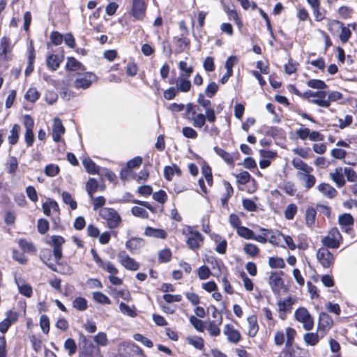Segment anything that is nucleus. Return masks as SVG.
<instances>
[{
  "mask_svg": "<svg viewBox=\"0 0 357 357\" xmlns=\"http://www.w3.org/2000/svg\"><path fill=\"white\" fill-rule=\"evenodd\" d=\"M65 132V128L62 124L61 121L59 118L54 119L52 126V138L54 142H59L61 140V136Z\"/></svg>",
  "mask_w": 357,
  "mask_h": 357,
  "instance_id": "obj_15",
  "label": "nucleus"
},
{
  "mask_svg": "<svg viewBox=\"0 0 357 357\" xmlns=\"http://www.w3.org/2000/svg\"><path fill=\"white\" fill-rule=\"evenodd\" d=\"M303 340L306 344L314 346L319 342V337L317 333H307L304 335Z\"/></svg>",
  "mask_w": 357,
  "mask_h": 357,
  "instance_id": "obj_35",
  "label": "nucleus"
},
{
  "mask_svg": "<svg viewBox=\"0 0 357 357\" xmlns=\"http://www.w3.org/2000/svg\"><path fill=\"white\" fill-rule=\"evenodd\" d=\"M187 231L190 234L186 241L188 248L193 250H197L200 247V243L204 241L203 236L190 226L187 227Z\"/></svg>",
  "mask_w": 357,
  "mask_h": 357,
  "instance_id": "obj_4",
  "label": "nucleus"
},
{
  "mask_svg": "<svg viewBox=\"0 0 357 357\" xmlns=\"http://www.w3.org/2000/svg\"><path fill=\"white\" fill-rule=\"evenodd\" d=\"M40 97V94L38 91L35 88H31L29 89L26 94H25V98L32 102H34L36 101Z\"/></svg>",
  "mask_w": 357,
  "mask_h": 357,
  "instance_id": "obj_56",
  "label": "nucleus"
},
{
  "mask_svg": "<svg viewBox=\"0 0 357 357\" xmlns=\"http://www.w3.org/2000/svg\"><path fill=\"white\" fill-rule=\"evenodd\" d=\"M330 176L338 188H342L345 185V179L342 167L335 168V172L330 174Z\"/></svg>",
  "mask_w": 357,
  "mask_h": 357,
  "instance_id": "obj_20",
  "label": "nucleus"
},
{
  "mask_svg": "<svg viewBox=\"0 0 357 357\" xmlns=\"http://www.w3.org/2000/svg\"><path fill=\"white\" fill-rule=\"evenodd\" d=\"M188 342L198 349H202L204 347V340L199 337H188Z\"/></svg>",
  "mask_w": 357,
  "mask_h": 357,
  "instance_id": "obj_58",
  "label": "nucleus"
},
{
  "mask_svg": "<svg viewBox=\"0 0 357 357\" xmlns=\"http://www.w3.org/2000/svg\"><path fill=\"white\" fill-rule=\"evenodd\" d=\"M82 164L86 172L90 174H96L98 172L99 167L90 158H85L82 160Z\"/></svg>",
  "mask_w": 357,
  "mask_h": 357,
  "instance_id": "obj_31",
  "label": "nucleus"
},
{
  "mask_svg": "<svg viewBox=\"0 0 357 357\" xmlns=\"http://www.w3.org/2000/svg\"><path fill=\"white\" fill-rule=\"evenodd\" d=\"M61 60L59 59L58 55L50 54L47 57L46 63L49 68L52 70H56L59 68Z\"/></svg>",
  "mask_w": 357,
  "mask_h": 357,
  "instance_id": "obj_30",
  "label": "nucleus"
},
{
  "mask_svg": "<svg viewBox=\"0 0 357 357\" xmlns=\"http://www.w3.org/2000/svg\"><path fill=\"white\" fill-rule=\"evenodd\" d=\"M172 252L169 249H164L158 253V260L161 263H166L170 261Z\"/></svg>",
  "mask_w": 357,
  "mask_h": 357,
  "instance_id": "obj_61",
  "label": "nucleus"
},
{
  "mask_svg": "<svg viewBox=\"0 0 357 357\" xmlns=\"http://www.w3.org/2000/svg\"><path fill=\"white\" fill-rule=\"evenodd\" d=\"M332 318L326 312H321L319 314V328H330L333 325Z\"/></svg>",
  "mask_w": 357,
  "mask_h": 357,
  "instance_id": "obj_32",
  "label": "nucleus"
},
{
  "mask_svg": "<svg viewBox=\"0 0 357 357\" xmlns=\"http://www.w3.org/2000/svg\"><path fill=\"white\" fill-rule=\"evenodd\" d=\"M297 211V206L295 204H289L284 212V218L288 220H293Z\"/></svg>",
  "mask_w": 357,
  "mask_h": 357,
  "instance_id": "obj_41",
  "label": "nucleus"
},
{
  "mask_svg": "<svg viewBox=\"0 0 357 357\" xmlns=\"http://www.w3.org/2000/svg\"><path fill=\"white\" fill-rule=\"evenodd\" d=\"M190 322L197 331H199V332L204 331V322L201 319L192 315L190 317Z\"/></svg>",
  "mask_w": 357,
  "mask_h": 357,
  "instance_id": "obj_57",
  "label": "nucleus"
},
{
  "mask_svg": "<svg viewBox=\"0 0 357 357\" xmlns=\"http://www.w3.org/2000/svg\"><path fill=\"white\" fill-rule=\"evenodd\" d=\"M328 29L332 31L333 29H341L340 39L342 43H346L351 37V32L349 28L345 27L344 24L337 20H331L328 24Z\"/></svg>",
  "mask_w": 357,
  "mask_h": 357,
  "instance_id": "obj_8",
  "label": "nucleus"
},
{
  "mask_svg": "<svg viewBox=\"0 0 357 357\" xmlns=\"http://www.w3.org/2000/svg\"><path fill=\"white\" fill-rule=\"evenodd\" d=\"M19 246L24 251L32 252L36 251L33 244L25 239H20L18 241Z\"/></svg>",
  "mask_w": 357,
  "mask_h": 357,
  "instance_id": "obj_54",
  "label": "nucleus"
},
{
  "mask_svg": "<svg viewBox=\"0 0 357 357\" xmlns=\"http://www.w3.org/2000/svg\"><path fill=\"white\" fill-rule=\"evenodd\" d=\"M268 265L273 268H282L285 266V263L280 257H271L268 259Z\"/></svg>",
  "mask_w": 357,
  "mask_h": 357,
  "instance_id": "obj_45",
  "label": "nucleus"
},
{
  "mask_svg": "<svg viewBox=\"0 0 357 357\" xmlns=\"http://www.w3.org/2000/svg\"><path fill=\"white\" fill-rule=\"evenodd\" d=\"M303 98L309 99L310 98H317V99H323L326 96V93L324 91H312L308 90L305 91L304 93L301 95Z\"/></svg>",
  "mask_w": 357,
  "mask_h": 357,
  "instance_id": "obj_42",
  "label": "nucleus"
},
{
  "mask_svg": "<svg viewBox=\"0 0 357 357\" xmlns=\"http://www.w3.org/2000/svg\"><path fill=\"white\" fill-rule=\"evenodd\" d=\"M317 258L324 268L331 267L335 261L333 255L326 248H321L318 250Z\"/></svg>",
  "mask_w": 357,
  "mask_h": 357,
  "instance_id": "obj_5",
  "label": "nucleus"
},
{
  "mask_svg": "<svg viewBox=\"0 0 357 357\" xmlns=\"http://www.w3.org/2000/svg\"><path fill=\"white\" fill-rule=\"evenodd\" d=\"M120 264L126 269L137 271L139 268V264L130 257L126 251L121 250L117 255Z\"/></svg>",
  "mask_w": 357,
  "mask_h": 357,
  "instance_id": "obj_9",
  "label": "nucleus"
},
{
  "mask_svg": "<svg viewBox=\"0 0 357 357\" xmlns=\"http://www.w3.org/2000/svg\"><path fill=\"white\" fill-rule=\"evenodd\" d=\"M174 40L178 52H183L190 45V40L185 37H175Z\"/></svg>",
  "mask_w": 357,
  "mask_h": 357,
  "instance_id": "obj_40",
  "label": "nucleus"
},
{
  "mask_svg": "<svg viewBox=\"0 0 357 357\" xmlns=\"http://www.w3.org/2000/svg\"><path fill=\"white\" fill-rule=\"evenodd\" d=\"M20 132V126L18 124H15L11 130L10 131V135L8 136V142L14 145L19 139V135Z\"/></svg>",
  "mask_w": 357,
  "mask_h": 357,
  "instance_id": "obj_33",
  "label": "nucleus"
},
{
  "mask_svg": "<svg viewBox=\"0 0 357 357\" xmlns=\"http://www.w3.org/2000/svg\"><path fill=\"white\" fill-rule=\"evenodd\" d=\"M269 284L273 292H279L284 286V282L281 277L276 273H271L269 276Z\"/></svg>",
  "mask_w": 357,
  "mask_h": 357,
  "instance_id": "obj_19",
  "label": "nucleus"
},
{
  "mask_svg": "<svg viewBox=\"0 0 357 357\" xmlns=\"http://www.w3.org/2000/svg\"><path fill=\"white\" fill-rule=\"evenodd\" d=\"M342 240V235L337 228L329 230L327 235L321 238V243L326 248L336 249L340 247Z\"/></svg>",
  "mask_w": 357,
  "mask_h": 357,
  "instance_id": "obj_2",
  "label": "nucleus"
},
{
  "mask_svg": "<svg viewBox=\"0 0 357 357\" xmlns=\"http://www.w3.org/2000/svg\"><path fill=\"white\" fill-rule=\"evenodd\" d=\"M222 322V316L220 314L219 318H218L215 321H211L208 324V331L211 335L216 337L218 336L220 333V329L219 326L221 325Z\"/></svg>",
  "mask_w": 357,
  "mask_h": 357,
  "instance_id": "obj_27",
  "label": "nucleus"
},
{
  "mask_svg": "<svg viewBox=\"0 0 357 357\" xmlns=\"http://www.w3.org/2000/svg\"><path fill=\"white\" fill-rule=\"evenodd\" d=\"M73 307L77 310L84 311L88 307L87 301L83 297H77L73 301Z\"/></svg>",
  "mask_w": 357,
  "mask_h": 357,
  "instance_id": "obj_37",
  "label": "nucleus"
},
{
  "mask_svg": "<svg viewBox=\"0 0 357 357\" xmlns=\"http://www.w3.org/2000/svg\"><path fill=\"white\" fill-rule=\"evenodd\" d=\"M96 75L91 73L78 75L74 82V86L77 89H88L91 85L92 82L96 80Z\"/></svg>",
  "mask_w": 357,
  "mask_h": 357,
  "instance_id": "obj_7",
  "label": "nucleus"
},
{
  "mask_svg": "<svg viewBox=\"0 0 357 357\" xmlns=\"http://www.w3.org/2000/svg\"><path fill=\"white\" fill-rule=\"evenodd\" d=\"M307 85L310 88L319 90H323L327 88L326 84L321 79H310L307 82Z\"/></svg>",
  "mask_w": 357,
  "mask_h": 357,
  "instance_id": "obj_48",
  "label": "nucleus"
},
{
  "mask_svg": "<svg viewBox=\"0 0 357 357\" xmlns=\"http://www.w3.org/2000/svg\"><path fill=\"white\" fill-rule=\"evenodd\" d=\"M342 98V94L339 91H331L328 95V98L326 99H312L310 100L312 103L315 104L321 107H329L331 102L337 101Z\"/></svg>",
  "mask_w": 357,
  "mask_h": 357,
  "instance_id": "obj_11",
  "label": "nucleus"
},
{
  "mask_svg": "<svg viewBox=\"0 0 357 357\" xmlns=\"http://www.w3.org/2000/svg\"><path fill=\"white\" fill-rule=\"evenodd\" d=\"M144 234L147 236H151L162 239H164L167 237V233L165 230L161 229H155L151 227H147L146 228Z\"/></svg>",
  "mask_w": 357,
  "mask_h": 357,
  "instance_id": "obj_29",
  "label": "nucleus"
},
{
  "mask_svg": "<svg viewBox=\"0 0 357 357\" xmlns=\"http://www.w3.org/2000/svg\"><path fill=\"white\" fill-rule=\"evenodd\" d=\"M191 120L192 125L196 128H202L206 123V118H204V114H196L192 116Z\"/></svg>",
  "mask_w": 357,
  "mask_h": 357,
  "instance_id": "obj_39",
  "label": "nucleus"
},
{
  "mask_svg": "<svg viewBox=\"0 0 357 357\" xmlns=\"http://www.w3.org/2000/svg\"><path fill=\"white\" fill-rule=\"evenodd\" d=\"M218 90V86L215 82H211L205 89V93L207 97L213 98Z\"/></svg>",
  "mask_w": 357,
  "mask_h": 357,
  "instance_id": "obj_64",
  "label": "nucleus"
},
{
  "mask_svg": "<svg viewBox=\"0 0 357 357\" xmlns=\"http://www.w3.org/2000/svg\"><path fill=\"white\" fill-rule=\"evenodd\" d=\"M343 172L348 181L354 182L357 181V174L352 168L344 167Z\"/></svg>",
  "mask_w": 357,
  "mask_h": 357,
  "instance_id": "obj_60",
  "label": "nucleus"
},
{
  "mask_svg": "<svg viewBox=\"0 0 357 357\" xmlns=\"http://www.w3.org/2000/svg\"><path fill=\"white\" fill-rule=\"evenodd\" d=\"M144 245V241L141 238H132L126 243V247L131 253H135L137 250L142 248Z\"/></svg>",
  "mask_w": 357,
  "mask_h": 357,
  "instance_id": "obj_21",
  "label": "nucleus"
},
{
  "mask_svg": "<svg viewBox=\"0 0 357 357\" xmlns=\"http://www.w3.org/2000/svg\"><path fill=\"white\" fill-rule=\"evenodd\" d=\"M223 333L227 336L228 342L231 343L236 344L241 339L240 332L231 324H226L224 326Z\"/></svg>",
  "mask_w": 357,
  "mask_h": 357,
  "instance_id": "obj_13",
  "label": "nucleus"
},
{
  "mask_svg": "<svg viewBox=\"0 0 357 357\" xmlns=\"http://www.w3.org/2000/svg\"><path fill=\"white\" fill-rule=\"evenodd\" d=\"M178 68L181 71L183 72V75L185 77H189L193 73L192 66H188V64L185 61H181L178 63Z\"/></svg>",
  "mask_w": 357,
  "mask_h": 357,
  "instance_id": "obj_62",
  "label": "nucleus"
},
{
  "mask_svg": "<svg viewBox=\"0 0 357 357\" xmlns=\"http://www.w3.org/2000/svg\"><path fill=\"white\" fill-rule=\"evenodd\" d=\"M64 242V238L60 236H52L49 242V244L53 247V257L56 263H59L62 258V245Z\"/></svg>",
  "mask_w": 357,
  "mask_h": 357,
  "instance_id": "obj_10",
  "label": "nucleus"
},
{
  "mask_svg": "<svg viewBox=\"0 0 357 357\" xmlns=\"http://www.w3.org/2000/svg\"><path fill=\"white\" fill-rule=\"evenodd\" d=\"M237 234L245 239H252L254 232L249 228L241 226L238 228Z\"/></svg>",
  "mask_w": 357,
  "mask_h": 357,
  "instance_id": "obj_52",
  "label": "nucleus"
},
{
  "mask_svg": "<svg viewBox=\"0 0 357 357\" xmlns=\"http://www.w3.org/2000/svg\"><path fill=\"white\" fill-rule=\"evenodd\" d=\"M291 162L294 167L298 170L297 172L311 173L313 171V168L312 167L309 166L298 158H294Z\"/></svg>",
  "mask_w": 357,
  "mask_h": 357,
  "instance_id": "obj_23",
  "label": "nucleus"
},
{
  "mask_svg": "<svg viewBox=\"0 0 357 357\" xmlns=\"http://www.w3.org/2000/svg\"><path fill=\"white\" fill-rule=\"evenodd\" d=\"M197 102L205 109V112L213 109L211 100L206 99L202 93L198 95Z\"/></svg>",
  "mask_w": 357,
  "mask_h": 357,
  "instance_id": "obj_53",
  "label": "nucleus"
},
{
  "mask_svg": "<svg viewBox=\"0 0 357 357\" xmlns=\"http://www.w3.org/2000/svg\"><path fill=\"white\" fill-rule=\"evenodd\" d=\"M260 230L267 232V242L273 245H278L282 241L283 234L279 231H272L264 228H261Z\"/></svg>",
  "mask_w": 357,
  "mask_h": 357,
  "instance_id": "obj_18",
  "label": "nucleus"
},
{
  "mask_svg": "<svg viewBox=\"0 0 357 357\" xmlns=\"http://www.w3.org/2000/svg\"><path fill=\"white\" fill-rule=\"evenodd\" d=\"M59 167L54 164L47 165L44 169L45 174L50 177L56 176L59 173Z\"/></svg>",
  "mask_w": 357,
  "mask_h": 357,
  "instance_id": "obj_50",
  "label": "nucleus"
},
{
  "mask_svg": "<svg viewBox=\"0 0 357 357\" xmlns=\"http://www.w3.org/2000/svg\"><path fill=\"white\" fill-rule=\"evenodd\" d=\"M244 252L252 257H256L259 252V248L252 243H246L243 247Z\"/></svg>",
  "mask_w": 357,
  "mask_h": 357,
  "instance_id": "obj_46",
  "label": "nucleus"
},
{
  "mask_svg": "<svg viewBox=\"0 0 357 357\" xmlns=\"http://www.w3.org/2000/svg\"><path fill=\"white\" fill-rule=\"evenodd\" d=\"M317 211L313 207H307L305 211V225L307 227L312 228L315 225Z\"/></svg>",
  "mask_w": 357,
  "mask_h": 357,
  "instance_id": "obj_26",
  "label": "nucleus"
},
{
  "mask_svg": "<svg viewBox=\"0 0 357 357\" xmlns=\"http://www.w3.org/2000/svg\"><path fill=\"white\" fill-rule=\"evenodd\" d=\"M297 178L301 181L307 189L312 188L316 182V178L311 173L297 172Z\"/></svg>",
  "mask_w": 357,
  "mask_h": 357,
  "instance_id": "obj_17",
  "label": "nucleus"
},
{
  "mask_svg": "<svg viewBox=\"0 0 357 357\" xmlns=\"http://www.w3.org/2000/svg\"><path fill=\"white\" fill-rule=\"evenodd\" d=\"M295 319L303 324V328L310 331L314 326L313 319L305 307H299L295 311Z\"/></svg>",
  "mask_w": 357,
  "mask_h": 357,
  "instance_id": "obj_3",
  "label": "nucleus"
},
{
  "mask_svg": "<svg viewBox=\"0 0 357 357\" xmlns=\"http://www.w3.org/2000/svg\"><path fill=\"white\" fill-rule=\"evenodd\" d=\"M80 357H102L100 348L93 342H86L83 346V350L80 353Z\"/></svg>",
  "mask_w": 357,
  "mask_h": 357,
  "instance_id": "obj_12",
  "label": "nucleus"
},
{
  "mask_svg": "<svg viewBox=\"0 0 357 357\" xmlns=\"http://www.w3.org/2000/svg\"><path fill=\"white\" fill-rule=\"evenodd\" d=\"M98 188V182L96 179L91 178L87 181L86 189L91 199L93 198V194L97 191Z\"/></svg>",
  "mask_w": 357,
  "mask_h": 357,
  "instance_id": "obj_38",
  "label": "nucleus"
},
{
  "mask_svg": "<svg viewBox=\"0 0 357 357\" xmlns=\"http://www.w3.org/2000/svg\"><path fill=\"white\" fill-rule=\"evenodd\" d=\"M52 251L50 249H45L41 251L40 257L44 264L47 265L51 270L56 271V264H57L54 261V258L52 257Z\"/></svg>",
  "mask_w": 357,
  "mask_h": 357,
  "instance_id": "obj_16",
  "label": "nucleus"
},
{
  "mask_svg": "<svg viewBox=\"0 0 357 357\" xmlns=\"http://www.w3.org/2000/svg\"><path fill=\"white\" fill-rule=\"evenodd\" d=\"M82 65V63L75 59L74 57H68L66 62L67 69L71 71H75L80 70Z\"/></svg>",
  "mask_w": 357,
  "mask_h": 357,
  "instance_id": "obj_44",
  "label": "nucleus"
},
{
  "mask_svg": "<svg viewBox=\"0 0 357 357\" xmlns=\"http://www.w3.org/2000/svg\"><path fill=\"white\" fill-rule=\"evenodd\" d=\"M278 305L279 307V311L280 312H285L289 311L293 305L292 299L291 298H288L282 301H279L278 303Z\"/></svg>",
  "mask_w": 357,
  "mask_h": 357,
  "instance_id": "obj_49",
  "label": "nucleus"
},
{
  "mask_svg": "<svg viewBox=\"0 0 357 357\" xmlns=\"http://www.w3.org/2000/svg\"><path fill=\"white\" fill-rule=\"evenodd\" d=\"M215 152L221 157L227 164H233L234 163V158L231 154L226 152L224 149L218 148L217 146L214 147Z\"/></svg>",
  "mask_w": 357,
  "mask_h": 357,
  "instance_id": "obj_36",
  "label": "nucleus"
},
{
  "mask_svg": "<svg viewBox=\"0 0 357 357\" xmlns=\"http://www.w3.org/2000/svg\"><path fill=\"white\" fill-rule=\"evenodd\" d=\"M146 7L144 0H132L130 15L136 20H142L145 16Z\"/></svg>",
  "mask_w": 357,
  "mask_h": 357,
  "instance_id": "obj_6",
  "label": "nucleus"
},
{
  "mask_svg": "<svg viewBox=\"0 0 357 357\" xmlns=\"http://www.w3.org/2000/svg\"><path fill=\"white\" fill-rule=\"evenodd\" d=\"M247 321L248 323V335L251 337H254L259 331L257 317L255 315L250 316L247 318Z\"/></svg>",
  "mask_w": 357,
  "mask_h": 357,
  "instance_id": "obj_25",
  "label": "nucleus"
},
{
  "mask_svg": "<svg viewBox=\"0 0 357 357\" xmlns=\"http://www.w3.org/2000/svg\"><path fill=\"white\" fill-rule=\"evenodd\" d=\"M15 283L18 287L19 292L24 295L26 297H31L33 294L32 287L24 283L22 280L15 278Z\"/></svg>",
  "mask_w": 357,
  "mask_h": 357,
  "instance_id": "obj_24",
  "label": "nucleus"
},
{
  "mask_svg": "<svg viewBox=\"0 0 357 357\" xmlns=\"http://www.w3.org/2000/svg\"><path fill=\"white\" fill-rule=\"evenodd\" d=\"M65 349L68 351V354L72 356L77 351V345L73 339L68 338L64 342Z\"/></svg>",
  "mask_w": 357,
  "mask_h": 357,
  "instance_id": "obj_47",
  "label": "nucleus"
},
{
  "mask_svg": "<svg viewBox=\"0 0 357 357\" xmlns=\"http://www.w3.org/2000/svg\"><path fill=\"white\" fill-rule=\"evenodd\" d=\"M296 335V331L291 327H288L286 328V336L287 340L285 342V349H290Z\"/></svg>",
  "mask_w": 357,
  "mask_h": 357,
  "instance_id": "obj_34",
  "label": "nucleus"
},
{
  "mask_svg": "<svg viewBox=\"0 0 357 357\" xmlns=\"http://www.w3.org/2000/svg\"><path fill=\"white\" fill-rule=\"evenodd\" d=\"M133 215L142 218H148V212L142 207L133 206L131 209Z\"/></svg>",
  "mask_w": 357,
  "mask_h": 357,
  "instance_id": "obj_63",
  "label": "nucleus"
},
{
  "mask_svg": "<svg viewBox=\"0 0 357 357\" xmlns=\"http://www.w3.org/2000/svg\"><path fill=\"white\" fill-rule=\"evenodd\" d=\"M170 84H176V89L178 91L187 93L190 90L191 82L188 79V77H185L183 75H180L175 82H169Z\"/></svg>",
  "mask_w": 357,
  "mask_h": 357,
  "instance_id": "obj_14",
  "label": "nucleus"
},
{
  "mask_svg": "<svg viewBox=\"0 0 357 357\" xmlns=\"http://www.w3.org/2000/svg\"><path fill=\"white\" fill-rule=\"evenodd\" d=\"M99 215L106 221L109 229H115L119 227L121 218L119 213L112 208H102L99 211Z\"/></svg>",
  "mask_w": 357,
  "mask_h": 357,
  "instance_id": "obj_1",
  "label": "nucleus"
},
{
  "mask_svg": "<svg viewBox=\"0 0 357 357\" xmlns=\"http://www.w3.org/2000/svg\"><path fill=\"white\" fill-rule=\"evenodd\" d=\"M93 340L96 343V346L105 347L108 344V339L107 335L103 332H100L93 337Z\"/></svg>",
  "mask_w": 357,
  "mask_h": 357,
  "instance_id": "obj_43",
  "label": "nucleus"
},
{
  "mask_svg": "<svg viewBox=\"0 0 357 357\" xmlns=\"http://www.w3.org/2000/svg\"><path fill=\"white\" fill-rule=\"evenodd\" d=\"M40 326L41 328L42 331L47 334L50 331V321L49 318L47 315L43 314L40 318Z\"/></svg>",
  "mask_w": 357,
  "mask_h": 357,
  "instance_id": "obj_59",
  "label": "nucleus"
},
{
  "mask_svg": "<svg viewBox=\"0 0 357 357\" xmlns=\"http://www.w3.org/2000/svg\"><path fill=\"white\" fill-rule=\"evenodd\" d=\"M339 224L343 226H350L354 223V218L349 213H344L338 218Z\"/></svg>",
  "mask_w": 357,
  "mask_h": 357,
  "instance_id": "obj_55",
  "label": "nucleus"
},
{
  "mask_svg": "<svg viewBox=\"0 0 357 357\" xmlns=\"http://www.w3.org/2000/svg\"><path fill=\"white\" fill-rule=\"evenodd\" d=\"M174 174L181 176V170L176 165H172V166H166L164 168V176L167 181H172V177Z\"/></svg>",
  "mask_w": 357,
  "mask_h": 357,
  "instance_id": "obj_28",
  "label": "nucleus"
},
{
  "mask_svg": "<svg viewBox=\"0 0 357 357\" xmlns=\"http://www.w3.org/2000/svg\"><path fill=\"white\" fill-rule=\"evenodd\" d=\"M62 199L65 204H68L71 209L75 210L77 208V202L73 199L71 195L68 192H63Z\"/></svg>",
  "mask_w": 357,
  "mask_h": 357,
  "instance_id": "obj_51",
  "label": "nucleus"
},
{
  "mask_svg": "<svg viewBox=\"0 0 357 357\" xmlns=\"http://www.w3.org/2000/svg\"><path fill=\"white\" fill-rule=\"evenodd\" d=\"M317 190L321 192L325 197L332 199L335 197L337 192L331 185L328 183H321L317 186Z\"/></svg>",
  "mask_w": 357,
  "mask_h": 357,
  "instance_id": "obj_22",
  "label": "nucleus"
}]
</instances>
